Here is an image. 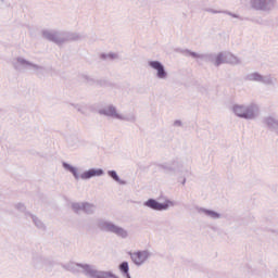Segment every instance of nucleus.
<instances>
[{"instance_id": "f257e3e1", "label": "nucleus", "mask_w": 278, "mask_h": 278, "mask_svg": "<svg viewBox=\"0 0 278 278\" xmlns=\"http://www.w3.org/2000/svg\"><path fill=\"white\" fill-rule=\"evenodd\" d=\"M273 5V0H254L253 7L256 10H268Z\"/></svg>"}, {"instance_id": "f03ea898", "label": "nucleus", "mask_w": 278, "mask_h": 278, "mask_svg": "<svg viewBox=\"0 0 278 278\" xmlns=\"http://www.w3.org/2000/svg\"><path fill=\"white\" fill-rule=\"evenodd\" d=\"M150 66L157 71V77H160L161 79H164V77H166V72L164 71V66L162 65V63L157 61L150 62Z\"/></svg>"}, {"instance_id": "7ed1b4c3", "label": "nucleus", "mask_w": 278, "mask_h": 278, "mask_svg": "<svg viewBox=\"0 0 278 278\" xmlns=\"http://www.w3.org/2000/svg\"><path fill=\"white\" fill-rule=\"evenodd\" d=\"M132 262H135V264H142L144 262V260H147L149 257V254L147 252H138L132 254Z\"/></svg>"}, {"instance_id": "20e7f679", "label": "nucleus", "mask_w": 278, "mask_h": 278, "mask_svg": "<svg viewBox=\"0 0 278 278\" xmlns=\"http://www.w3.org/2000/svg\"><path fill=\"white\" fill-rule=\"evenodd\" d=\"M103 175V169H89L81 175V179H90V177H99Z\"/></svg>"}, {"instance_id": "39448f33", "label": "nucleus", "mask_w": 278, "mask_h": 278, "mask_svg": "<svg viewBox=\"0 0 278 278\" xmlns=\"http://www.w3.org/2000/svg\"><path fill=\"white\" fill-rule=\"evenodd\" d=\"M146 205L148 207H151L152 210H166L168 207V203L160 204L155 200H149L148 202H146Z\"/></svg>"}, {"instance_id": "423d86ee", "label": "nucleus", "mask_w": 278, "mask_h": 278, "mask_svg": "<svg viewBox=\"0 0 278 278\" xmlns=\"http://www.w3.org/2000/svg\"><path fill=\"white\" fill-rule=\"evenodd\" d=\"M85 270H87V273H89V275L91 277H97V278H110L112 277V275L108 274V273H101V271H94L92 269H90V267L86 266Z\"/></svg>"}, {"instance_id": "0eeeda50", "label": "nucleus", "mask_w": 278, "mask_h": 278, "mask_svg": "<svg viewBox=\"0 0 278 278\" xmlns=\"http://www.w3.org/2000/svg\"><path fill=\"white\" fill-rule=\"evenodd\" d=\"M235 112L237 116H242L243 118H253V113H244L242 112V106H236Z\"/></svg>"}, {"instance_id": "6e6552de", "label": "nucleus", "mask_w": 278, "mask_h": 278, "mask_svg": "<svg viewBox=\"0 0 278 278\" xmlns=\"http://www.w3.org/2000/svg\"><path fill=\"white\" fill-rule=\"evenodd\" d=\"M111 231H115V233H118V236H122V238H125L127 236V231L123 230L122 228H118L114 225L108 226Z\"/></svg>"}, {"instance_id": "1a4fd4ad", "label": "nucleus", "mask_w": 278, "mask_h": 278, "mask_svg": "<svg viewBox=\"0 0 278 278\" xmlns=\"http://www.w3.org/2000/svg\"><path fill=\"white\" fill-rule=\"evenodd\" d=\"M121 270H123V273H128L129 270V265L127 263H123L121 265Z\"/></svg>"}, {"instance_id": "9d476101", "label": "nucleus", "mask_w": 278, "mask_h": 278, "mask_svg": "<svg viewBox=\"0 0 278 278\" xmlns=\"http://www.w3.org/2000/svg\"><path fill=\"white\" fill-rule=\"evenodd\" d=\"M110 175L115 181H118V175H116V172H110Z\"/></svg>"}, {"instance_id": "9b49d317", "label": "nucleus", "mask_w": 278, "mask_h": 278, "mask_svg": "<svg viewBox=\"0 0 278 278\" xmlns=\"http://www.w3.org/2000/svg\"><path fill=\"white\" fill-rule=\"evenodd\" d=\"M105 114H106L108 116H114L115 111H114V109H110L109 111L105 112Z\"/></svg>"}, {"instance_id": "f8f14e48", "label": "nucleus", "mask_w": 278, "mask_h": 278, "mask_svg": "<svg viewBox=\"0 0 278 278\" xmlns=\"http://www.w3.org/2000/svg\"><path fill=\"white\" fill-rule=\"evenodd\" d=\"M91 207H92V206H91L90 204L84 205L85 212H90V208H91Z\"/></svg>"}, {"instance_id": "ddd939ff", "label": "nucleus", "mask_w": 278, "mask_h": 278, "mask_svg": "<svg viewBox=\"0 0 278 278\" xmlns=\"http://www.w3.org/2000/svg\"><path fill=\"white\" fill-rule=\"evenodd\" d=\"M70 170L74 174V176H75V177H76V179H77V172H75V168L70 167Z\"/></svg>"}, {"instance_id": "4468645a", "label": "nucleus", "mask_w": 278, "mask_h": 278, "mask_svg": "<svg viewBox=\"0 0 278 278\" xmlns=\"http://www.w3.org/2000/svg\"><path fill=\"white\" fill-rule=\"evenodd\" d=\"M216 64H220V55L217 58Z\"/></svg>"}, {"instance_id": "2eb2a0df", "label": "nucleus", "mask_w": 278, "mask_h": 278, "mask_svg": "<svg viewBox=\"0 0 278 278\" xmlns=\"http://www.w3.org/2000/svg\"><path fill=\"white\" fill-rule=\"evenodd\" d=\"M74 210H79V205L78 204H74Z\"/></svg>"}, {"instance_id": "dca6fc26", "label": "nucleus", "mask_w": 278, "mask_h": 278, "mask_svg": "<svg viewBox=\"0 0 278 278\" xmlns=\"http://www.w3.org/2000/svg\"><path fill=\"white\" fill-rule=\"evenodd\" d=\"M254 79H260V75H256V77Z\"/></svg>"}, {"instance_id": "f3484780", "label": "nucleus", "mask_w": 278, "mask_h": 278, "mask_svg": "<svg viewBox=\"0 0 278 278\" xmlns=\"http://www.w3.org/2000/svg\"><path fill=\"white\" fill-rule=\"evenodd\" d=\"M228 62H230L231 64H233V62H235V61H232V60H229Z\"/></svg>"}, {"instance_id": "a211bd4d", "label": "nucleus", "mask_w": 278, "mask_h": 278, "mask_svg": "<svg viewBox=\"0 0 278 278\" xmlns=\"http://www.w3.org/2000/svg\"><path fill=\"white\" fill-rule=\"evenodd\" d=\"M213 216H218L217 214H215V213H211Z\"/></svg>"}, {"instance_id": "6ab92c4d", "label": "nucleus", "mask_w": 278, "mask_h": 278, "mask_svg": "<svg viewBox=\"0 0 278 278\" xmlns=\"http://www.w3.org/2000/svg\"><path fill=\"white\" fill-rule=\"evenodd\" d=\"M65 168H68V165L64 164Z\"/></svg>"}, {"instance_id": "aec40b11", "label": "nucleus", "mask_w": 278, "mask_h": 278, "mask_svg": "<svg viewBox=\"0 0 278 278\" xmlns=\"http://www.w3.org/2000/svg\"><path fill=\"white\" fill-rule=\"evenodd\" d=\"M128 278H130V277L128 276Z\"/></svg>"}]
</instances>
